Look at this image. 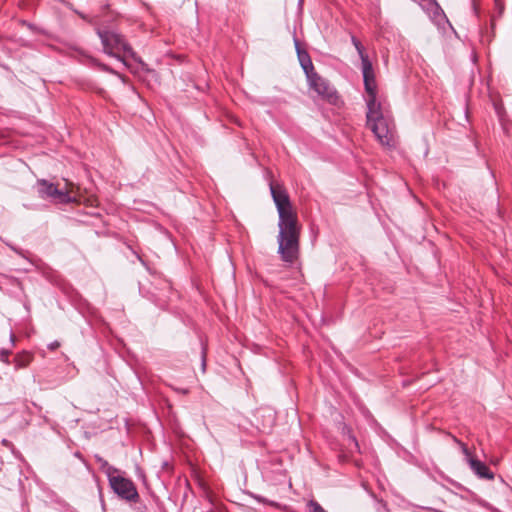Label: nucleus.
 Wrapping results in <instances>:
<instances>
[{
  "mask_svg": "<svg viewBox=\"0 0 512 512\" xmlns=\"http://www.w3.org/2000/svg\"><path fill=\"white\" fill-rule=\"evenodd\" d=\"M270 192L279 215L278 252L281 259L294 263L299 254L301 226L286 190L279 184L270 183Z\"/></svg>",
  "mask_w": 512,
  "mask_h": 512,
  "instance_id": "1",
  "label": "nucleus"
},
{
  "mask_svg": "<svg viewBox=\"0 0 512 512\" xmlns=\"http://www.w3.org/2000/svg\"><path fill=\"white\" fill-rule=\"evenodd\" d=\"M367 126L373 132L378 142L386 148H394L396 141V128L390 112L384 109L381 103L367 106Z\"/></svg>",
  "mask_w": 512,
  "mask_h": 512,
  "instance_id": "2",
  "label": "nucleus"
},
{
  "mask_svg": "<svg viewBox=\"0 0 512 512\" xmlns=\"http://www.w3.org/2000/svg\"><path fill=\"white\" fill-rule=\"evenodd\" d=\"M36 186L37 192L42 199H49L59 204L76 202L75 185L67 180L65 181L64 188H58V186L45 179L38 180Z\"/></svg>",
  "mask_w": 512,
  "mask_h": 512,
  "instance_id": "3",
  "label": "nucleus"
},
{
  "mask_svg": "<svg viewBox=\"0 0 512 512\" xmlns=\"http://www.w3.org/2000/svg\"><path fill=\"white\" fill-rule=\"evenodd\" d=\"M101 39L103 49L106 53L120 59L119 53L123 52L134 58L135 54L131 46L125 41L123 36L115 31L97 30Z\"/></svg>",
  "mask_w": 512,
  "mask_h": 512,
  "instance_id": "4",
  "label": "nucleus"
},
{
  "mask_svg": "<svg viewBox=\"0 0 512 512\" xmlns=\"http://www.w3.org/2000/svg\"><path fill=\"white\" fill-rule=\"evenodd\" d=\"M109 485L113 492L117 494L120 498L129 502L138 501V491L136 489L135 484L130 479L125 478L116 473L114 476L110 477Z\"/></svg>",
  "mask_w": 512,
  "mask_h": 512,
  "instance_id": "5",
  "label": "nucleus"
},
{
  "mask_svg": "<svg viewBox=\"0 0 512 512\" xmlns=\"http://www.w3.org/2000/svg\"><path fill=\"white\" fill-rule=\"evenodd\" d=\"M310 87L323 99L329 103L336 104L338 101V94L334 87L328 80L319 76L316 72L307 77Z\"/></svg>",
  "mask_w": 512,
  "mask_h": 512,
  "instance_id": "6",
  "label": "nucleus"
},
{
  "mask_svg": "<svg viewBox=\"0 0 512 512\" xmlns=\"http://www.w3.org/2000/svg\"><path fill=\"white\" fill-rule=\"evenodd\" d=\"M361 69L363 74L364 87L367 93L366 104L367 106H374V104H378L379 102L377 101V85L372 63H366V66L361 67Z\"/></svg>",
  "mask_w": 512,
  "mask_h": 512,
  "instance_id": "7",
  "label": "nucleus"
},
{
  "mask_svg": "<svg viewBox=\"0 0 512 512\" xmlns=\"http://www.w3.org/2000/svg\"><path fill=\"white\" fill-rule=\"evenodd\" d=\"M461 446V449H462V452L463 454L465 455V458H466V461L468 462L469 466H470V469L479 477V478H482V479H487V480H492L494 479V473L492 471H490V469L488 468V466L474 458L468 447L464 444V443H461V442H458Z\"/></svg>",
  "mask_w": 512,
  "mask_h": 512,
  "instance_id": "8",
  "label": "nucleus"
},
{
  "mask_svg": "<svg viewBox=\"0 0 512 512\" xmlns=\"http://www.w3.org/2000/svg\"><path fill=\"white\" fill-rule=\"evenodd\" d=\"M294 44H295V49L297 52V57H298L299 63L301 65L306 77H309L315 73L311 57L306 50L301 48L300 43L296 38L294 39Z\"/></svg>",
  "mask_w": 512,
  "mask_h": 512,
  "instance_id": "9",
  "label": "nucleus"
},
{
  "mask_svg": "<svg viewBox=\"0 0 512 512\" xmlns=\"http://www.w3.org/2000/svg\"><path fill=\"white\" fill-rule=\"evenodd\" d=\"M351 42L354 45V47L361 59V67L366 66V63L370 64L371 61L369 60L368 55L365 53V49H364L363 45L361 44V42L355 36L351 37Z\"/></svg>",
  "mask_w": 512,
  "mask_h": 512,
  "instance_id": "10",
  "label": "nucleus"
},
{
  "mask_svg": "<svg viewBox=\"0 0 512 512\" xmlns=\"http://www.w3.org/2000/svg\"><path fill=\"white\" fill-rule=\"evenodd\" d=\"M96 461L100 465L101 470L106 474L108 480L110 477L114 476L116 473H119V470L113 466H111L105 459L100 456H96Z\"/></svg>",
  "mask_w": 512,
  "mask_h": 512,
  "instance_id": "11",
  "label": "nucleus"
},
{
  "mask_svg": "<svg viewBox=\"0 0 512 512\" xmlns=\"http://www.w3.org/2000/svg\"><path fill=\"white\" fill-rule=\"evenodd\" d=\"M31 361V356L28 354L18 355L15 358V365L17 368L26 367Z\"/></svg>",
  "mask_w": 512,
  "mask_h": 512,
  "instance_id": "12",
  "label": "nucleus"
},
{
  "mask_svg": "<svg viewBox=\"0 0 512 512\" xmlns=\"http://www.w3.org/2000/svg\"><path fill=\"white\" fill-rule=\"evenodd\" d=\"M309 512H327L324 508L316 501L310 500L308 502Z\"/></svg>",
  "mask_w": 512,
  "mask_h": 512,
  "instance_id": "13",
  "label": "nucleus"
},
{
  "mask_svg": "<svg viewBox=\"0 0 512 512\" xmlns=\"http://www.w3.org/2000/svg\"><path fill=\"white\" fill-rule=\"evenodd\" d=\"M201 366H202V371L204 372L205 371V368H206V349L204 346H202V351H201Z\"/></svg>",
  "mask_w": 512,
  "mask_h": 512,
  "instance_id": "14",
  "label": "nucleus"
},
{
  "mask_svg": "<svg viewBox=\"0 0 512 512\" xmlns=\"http://www.w3.org/2000/svg\"><path fill=\"white\" fill-rule=\"evenodd\" d=\"M0 359H1V361L8 363L9 362V352L2 351L0 354Z\"/></svg>",
  "mask_w": 512,
  "mask_h": 512,
  "instance_id": "15",
  "label": "nucleus"
},
{
  "mask_svg": "<svg viewBox=\"0 0 512 512\" xmlns=\"http://www.w3.org/2000/svg\"><path fill=\"white\" fill-rule=\"evenodd\" d=\"M60 346V343L58 341L51 342L48 344V348L50 350H56Z\"/></svg>",
  "mask_w": 512,
  "mask_h": 512,
  "instance_id": "16",
  "label": "nucleus"
},
{
  "mask_svg": "<svg viewBox=\"0 0 512 512\" xmlns=\"http://www.w3.org/2000/svg\"><path fill=\"white\" fill-rule=\"evenodd\" d=\"M253 497H254L257 501H259V502L268 503V504H270V505H273V502H268V501H266L264 498H262L261 496L253 495Z\"/></svg>",
  "mask_w": 512,
  "mask_h": 512,
  "instance_id": "17",
  "label": "nucleus"
},
{
  "mask_svg": "<svg viewBox=\"0 0 512 512\" xmlns=\"http://www.w3.org/2000/svg\"><path fill=\"white\" fill-rule=\"evenodd\" d=\"M350 439L354 442L355 446L358 447V443H357L355 437L350 436Z\"/></svg>",
  "mask_w": 512,
  "mask_h": 512,
  "instance_id": "18",
  "label": "nucleus"
},
{
  "mask_svg": "<svg viewBox=\"0 0 512 512\" xmlns=\"http://www.w3.org/2000/svg\"><path fill=\"white\" fill-rule=\"evenodd\" d=\"M24 24L26 25V23L24 22ZM27 26L32 29V25L31 24H27Z\"/></svg>",
  "mask_w": 512,
  "mask_h": 512,
  "instance_id": "19",
  "label": "nucleus"
}]
</instances>
